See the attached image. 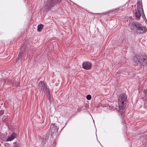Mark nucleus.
I'll return each mask as SVG.
<instances>
[{"label":"nucleus","mask_w":147,"mask_h":147,"mask_svg":"<svg viewBox=\"0 0 147 147\" xmlns=\"http://www.w3.org/2000/svg\"><path fill=\"white\" fill-rule=\"evenodd\" d=\"M137 4L138 5L137 6L136 9V11L135 16L136 19L138 20H139L141 17L140 11L143 10L142 6L140 5V3H138Z\"/></svg>","instance_id":"39448f33"},{"label":"nucleus","mask_w":147,"mask_h":147,"mask_svg":"<svg viewBox=\"0 0 147 147\" xmlns=\"http://www.w3.org/2000/svg\"><path fill=\"white\" fill-rule=\"evenodd\" d=\"M127 96L125 94H121L118 100V104L119 109L124 110L126 106Z\"/></svg>","instance_id":"20e7f679"},{"label":"nucleus","mask_w":147,"mask_h":147,"mask_svg":"<svg viewBox=\"0 0 147 147\" xmlns=\"http://www.w3.org/2000/svg\"><path fill=\"white\" fill-rule=\"evenodd\" d=\"M17 136V134L15 133H12L10 136H9L7 139V142L11 141L15 138H16Z\"/></svg>","instance_id":"6e6552de"},{"label":"nucleus","mask_w":147,"mask_h":147,"mask_svg":"<svg viewBox=\"0 0 147 147\" xmlns=\"http://www.w3.org/2000/svg\"><path fill=\"white\" fill-rule=\"evenodd\" d=\"M43 28V26L42 24H40L37 27V31L38 32H40Z\"/></svg>","instance_id":"9d476101"},{"label":"nucleus","mask_w":147,"mask_h":147,"mask_svg":"<svg viewBox=\"0 0 147 147\" xmlns=\"http://www.w3.org/2000/svg\"><path fill=\"white\" fill-rule=\"evenodd\" d=\"M58 129V127L55 124H52L51 125L49 132H50L51 135L53 136L55 134Z\"/></svg>","instance_id":"423d86ee"},{"label":"nucleus","mask_w":147,"mask_h":147,"mask_svg":"<svg viewBox=\"0 0 147 147\" xmlns=\"http://www.w3.org/2000/svg\"><path fill=\"white\" fill-rule=\"evenodd\" d=\"M61 0H47L43 6V9L48 11L61 1Z\"/></svg>","instance_id":"7ed1b4c3"},{"label":"nucleus","mask_w":147,"mask_h":147,"mask_svg":"<svg viewBox=\"0 0 147 147\" xmlns=\"http://www.w3.org/2000/svg\"><path fill=\"white\" fill-rule=\"evenodd\" d=\"M4 111H0V115H2L4 113Z\"/></svg>","instance_id":"f3484780"},{"label":"nucleus","mask_w":147,"mask_h":147,"mask_svg":"<svg viewBox=\"0 0 147 147\" xmlns=\"http://www.w3.org/2000/svg\"><path fill=\"white\" fill-rule=\"evenodd\" d=\"M20 58V57H18L16 59V61L17 62V61H18Z\"/></svg>","instance_id":"a211bd4d"},{"label":"nucleus","mask_w":147,"mask_h":147,"mask_svg":"<svg viewBox=\"0 0 147 147\" xmlns=\"http://www.w3.org/2000/svg\"><path fill=\"white\" fill-rule=\"evenodd\" d=\"M133 21V19L132 18V17H129L128 19L127 20V21H129V22H132Z\"/></svg>","instance_id":"2eb2a0df"},{"label":"nucleus","mask_w":147,"mask_h":147,"mask_svg":"<svg viewBox=\"0 0 147 147\" xmlns=\"http://www.w3.org/2000/svg\"><path fill=\"white\" fill-rule=\"evenodd\" d=\"M13 144H15V145L13 146V147H19L18 144H17L16 142H15Z\"/></svg>","instance_id":"4468645a"},{"label":"nucleus","mask_w":147,"mask_h":147,"mask_svg":"<svg viewBox=\"0 0 147 147\" xmlns=\"http://www.w3.org/2000/svg\"><path fill=\"white\" fill-rule=\"evenodd\" d=\"M86 98L88 100H90L91 99V96L90 95H88L86 96Z\"/></svg>","instance_id":"f8f14e48"},{"label":"nucleus","mask_w":147,"mask_h":147,"mask_svg":"<svg viewBox=\"0 0 147 147\" xmlns=\"http://www.w3.org/2000/svg\"><path fill=\"white\" fill-rule=\"evenodd\" d=\"M83 68L86 70L90 69L92 67V64L89 62H85L82 64Z\"/></svg>","instance_id":"0eeeda50"},{"label":"nucleus","mask_w":147,"mask_h":147,"mask_svg":"<svg viewBox=\"0 0 147 147\" xmlns=\"http://www.w3.org/2000/svg\"><path fill=\"white\" fill-rule=\"evenodd\" d=\"M131 30H134L139 34H142L146 32L147 29L146 27L137 22H133L130 26Z\"/></svg>","instance_id":"f257e3e1"},{"label":"nucleus","mask_w":147,"mask_h":147,"mask_svg":"<svg viewBox=\"0 0 147 147\" xmlns=\"http://www.w3.org/2000/svg\"><path fill=\"white\" fill-rule=\"evenodd\" d=\"M134 60L138 64L143 66L147 65V56L141 55H137L134 57Z\"/></svg>","instance_id":"f03ea898"},{"label":"nucleus","mask_w":147,"mask_h":147,"mask_svg":"<svg viewBox=\"0 0 147 147\" xmlns=\"http://www.w3.org/2000/svg\"><path fill=\"white\" fill-rule=\"evenodd\" d=\"M143 92L145 96H147V90H144L143 91Z\"/></svg>","instance_id":"ddd939ff"},{"label":"nucleus","mask_w":147,"mask_h":147,"mask_svg":"<svg viewBox=\"0 0 147 147\" xmlns=\"http://www.w3.org/2000/svg\"><path fill=\"white\" fill-rule=\"evenodd\" d=\"M39 84L40 86L39 87L42 89V88H46V86L45 85L44 83L42 82H40L39 83Z\"/></svg>","instance_id":"1a4fd4ad"},{"label":"nucleus","mask_w":147,"mask_h":147,"mask_svg":"<svg viewBox=\"0 0 147 147\" xmlns=\"http://www.w3.org/2000/svg\"><path fill=\"white\" fill-rule=\"evenodd\" d=\"M22 54H23V53L22 52H20V53H19V54L18 55V57L20 58L21 57V56H22Z\"/></svg>","instance_id":"dca6fc26"},{"label":"nucleus","mask_w":147,"mask_h":147,"mask_svg":"<svg viewBox=\"0 0 147 147\" xmlns=\"http://www.w3.org/2000/svg\"><path fill=\"white\" fill-rule=\"evenodd\" d=\"M46 88H42V89L44 91H46L47 92H49V90L48 89V86H47L46 85Z\"/></svg>","instance_id":"9b49d317"}]
</instances>
